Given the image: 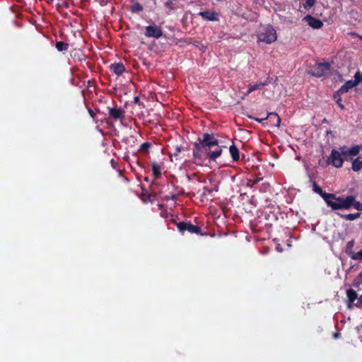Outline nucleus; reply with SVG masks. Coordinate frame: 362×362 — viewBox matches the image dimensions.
Returning <instances> with one entry per match:
<instances>
[{"label":"nucleus","instance_id":"obj_22","mask_svg":"<svg viewBox=\"0 0 362 362\" xmlns=\"http://www.w3.org/2000/svg\"><path fill=\"white\" fill-rule=\"evenodd\" d=\"M338 215L346 220V221H354L356 219H357L358 218L360 217L361 216V214L360 213H355V214H338Z\"/></svg>","mask_w":362,"mask_h":362},{"label":"nucleus","instance_id":"obj_37","mask_svg":"<svg viewBox=\"0 0 362 362\" xmlns=\"http://www.w3.org/2000/svg\"><path fill=\"white\" fill-rule=\"evenodd\" d=\"M177 199V194H171V196H170V197H168H168H166V198H165V199H166V200H169V199L176 200Z\"/></svg>","mask_w":362,"mask_h":362},{"label":"nucleus","instance_id":"obj_1","mask_svg":"<svg viewBox=\"0 0 362 362\" xmlns=\"http://www.w3.org/2000/svg\"><path fill=\"white\" fill-rule=\"evenodd\" d=\"M334 198H329L326 202L327 205L332 210L340 209H349L352 204V195H349L346 197H337L336 194H332Z\"/></svg>","mask_w":362,"mask_h":362},{"label":"nucleus","instance_id":"obj_34","mask_svg":"<svg viewBox=\"0 0 362 362\" xmlns=\"http://www.w3.org/2000/svg\"><path fill=\"white\" fill-rule=\"evenodd\" d=\"M193 45L197 47H199L203 52H204L206 49V47L203 44H202L201 42H199V41H194L193 42Z\"/></svg>","mask_w":362,"mask_h":362},{"label":"nucleus","instance_id":"obj_23","mask_svg":"<svg viewBox=\"0 0 362 362\" xmlns=\"http://www.w3.org/2000/svg\"><path fill=\"white\" fill-rule=\"evenodd\" d=\"M152 172L155 178H158L161 175L160 167L155 162L152 163Z\"/></svg>","mask_w":362,"mask_h":362},{"label":"nucleus","instance_id":"obj_25","mask_svg":"<svg viewBox=\"0 0 362 362\" xmlns=\"http://www.w3.org/2000/svg\"><path fill=\"white\" fill-rule=\"evenodd\" d=\"M213 189L209 187L204 186L203 187V192L201 194L202 199H207L208 195L212 196Z\"/></svg>","mask_w":362,"mask_h":362},{"label":"nucleus","instance_id":"obj_15","mask_svg":"<svg viewBox=\"0 0 362 362\" xmlns=\"http://www.w3.org/2000/svg\"><path fill=\"white\" fill-rule=\"evenodd\" d=\"M304 20L308 23V24L312 27L314 29H320L322 27L323 23L322 22L316 18L313 17L310 15H308L304 18Z\"/></svg>","mask_w":362,"mask_h":362},{"label":"nucleus","instance_id":"obj_32","mask_svg":"<svg viewBox=\"0 0 362 362\" xmlns=\"http://www.w3.org/2000/svg\"><path fill=\"white\" fill-rule=\"evenodd\" d=\"M262 180V178H259V179H256L255 180H248L247 181V183H246V186L252 188L253 185H255V183L259 182L260 180Z\"/></svg>","mask_w":362,"mask_h":362},{"label":"nucleus","instance_id":"obj_12","mask_svg":"<svg viewBox=\"0 0 362 362\" xmlns=\"http://www.w3.org/2000/svg\"><path fill=\"white\" fill-rule=\"evenodd\" d=\"M247 116L248 118L254 119V120L258 122L259 123H262L263 121L267 119L268 118L272 119L274 117L276 120V123L274 124V126L277 127H280V124H281V121L280 117L276 112H269L267 115V116L265 117H263V118L255 117L250 115H247Z\"/></svg>","mask_w":362,"mask_h":362},{"label":"nucleus","instance_id":"obj_10","mask_svg":"<svg viewBox=\"0 0 362 362\" xmlns=\"http://www.w3.org/2000/svg\"><path fill=\"white\" fill-rule=\"evenodd\" d=\"M163 35V30L160 26L148 25L145 28V36L147 37L159 38Z\"/></svg>","mask_w":362,"mask_h":362},{"label":"nucleus","instance_id":"obj_31","mask_svg":"<svg viewBox=\"0 0 362 362\" xmlns=\"http://www.w3.org/2000/svg\"><path fill=\"white\" fill-rule=\"evenodd\" d=\"M151 146V144L149 142H144L140 146V150L144 152H148L149 148Z\"/></svg>","mask_w":362,"mask_h":362},{"label":"nucleus","instance_id":"obj_14","mask_svg":"<svg viewBox=\"0 0 362 362\" xmlns=\"http://www.w3.org/2000/svg\"><path fill=\"white\" fill-rule=\"evenodd\" d=\"M312 185L313 191L317 193L325 202L328 199L334 197L332 194L327 193L326 192L323 191L322 189L315 182H313Z\"/></svg>","mask_w":362,"mask_h":362},{"label":"nucleus","instance_id":"obj_16","mask_svg":"<svg viewBox=\"0 0 362 362\" xmlns=\"http://www.w3.org/2000/svg\"><path fill=\"white\" fill-rule=\"evenodd\" d=\"M199 15L200 16H202V18L206 21H218V13H216L215 11L206 10V11L200 12L199 13Z\"/></svg>","mask_w":362,"mask_h":362},{"label":"nucleus","instance_id":"obj_36","mask_svg":"<svg viewBox=\"0 0 362 362\" xmlns=\"http://www.w3.org/2000/svg\"><path fill=\"white\" fill-rule=\"evenodd\" d=\"M165 6L167 7V8H169L170 10H172L173 8V3L171 0H168L165 3Z\"/></svg>","mask_w":362,"mask_h":362},{"label":"nucleus","instance_id":"obj_27","mask_svg":"<svg viewBox=\"0 0 362 362\" xmlns=\"http://www.w3.org/2000/svg\"><path fill=\"white\" fill-rule=\"evenodd\" d=\"M352 204L351 206H353L355 209L362 211V202H359L356 200V198L354 196L352 195Z\"/></svg>","mask_w":362,"mask_h":362},{"label":"nucleus","instance_id":"obj_35","mask_svg":"<svg viewBox=\"0 0 362 362\" xmlns=\"http://www.w3.org/2000/svg\"><path fill=\"white\" fill-rule=\"evenodd\" d=\"M354 305L358 308L362 307V295L357 298V302L354 303Z\"/></svg>","mask_w":362,"mask_h":362},{"label":"nucleus","instance_id":"obj_17","mask_svg":"<svg viewBox=\"0 0 362 362\" xmlns=\"http://www.w3.org/2000/svg\"><path fill=\"white\" fill-rule=\"evenodd\" d=\"M110 70L117 76H121L125 71V66L122 62L111 64Z\"/></svg>","mask_w":362,"mask_h":362},{"label":"nucleus","instance_id":"obj_43","mask_svg":"<svg viewBox=\"0 0 362 362\" xmlns=\"http://www.w3.org/2000/svg\"><path fill=\"white\" fill-rule=\"evenodd\" d=\"M339 100H340V99L337 100V103L339 105V106H340V107H341V108H344V105H341V104H339Z\"/></svg>","mask_w":362,"mask_h":362},{"label":"nucleus","instance_id":"obj_13","mask_svg":"<svg viewBox=\"0 0 362 362\" xmlns=\"http://www.w3.org/2000/svg\"><path fill=\"white\" fill-rule=\"evenodd\" d=\"M108 113L110 116L115 120L121 119L122 120L125 115L124 111L117 107H107Z\"/></svg>","mask_w":362,"mask_h":362},{"label":"nucleus","instance_id":"obj_24","mask_svg":"<svg viewBox=\"0 0 362 362\" xmlns=\"http://www.w3.org/2000/svg\"><path fill=\"white\" fill-rule=\"evenodd\" d=\"M55 46H56V48L57 49V50L59 52L66 51L69 48L68 43H65V42H61V41L57 42Z\"/></svg>","mask_w":362,"mask_h":362},{"label":"nucleus","instance_id":"obj_29","mask_svg":"<svg viewBox=\"0 0 362 362\" xmlns=\"http://www.w3.org/2000/svg\"><path fill=\"white\" fill-rule=\"evenodd\" d=\"M350 257L354 260H362V249L358 252L350 254Z\"/></svg>","mask_w":362,"mask_h":362},{"label":"nucleus","instance_id":"obj_42","mask_svg":"<svg viewBox=\"0 0 362 362\" xmlns=\"http://www.w3.org/2000/svg\"><path fill=\"white\" fill-rule=\"evenodd\" d=\"M339 335H340V334H339V333L336 332V333H334V337L335 339H337V338H338V337H339Z\"/></svg>","mask_w":362,"mask_h":362},{"label":"nucleus","instance_id":"obj_5","mask_svg":"<svg viewBox=\"0 0 362 362\" xmlns=\"http://www.w3.org/2000/svg\"><path fill=\"white\" fill-rule=\"evenodd\" d=\"M194 146L199 149L202 148L211 149L213 146H219L218 140L214 138L213 134L209 133H204L202 138H198L197 142L194 143Z\"/></svg>","mask_w":362,"mask_h":362},{"label":"nucleus","instance_id":"obj_30","mask_svg":"<svg viewBox=\"0 0 362 362\" xmlns=\"http://www.w3.org/2000/svg\"><path fill=\"white\" fill-rule=\"evenodd\" d=\"M316 3V0H306L303 5L305 9H309L312 8Z\"/></svg>","mask_w":362,"mask_h":362},{"label":"nucleus","instance_id":"obj_46","mask_svg":"<svg viewBox=\"0 0 362 362\" xmlns=\"http://www.w3.org/2000/svg\"><path fill=\"white\" fill-rule=\"evenodd\" d=\"M215 190L218 191V187H215Z\"/></svg>","mask_w":362,"mask_h":362},{"label":"nucleus","instance_id":"obj_48","mask_svg":"<svg viewBox=\"0 0 362 362\" xmlns=\"http://www.w3.org/2000/svg\"><path fill=\"white\" fill-rule=\"evenodd\" d=\"M361 39H362V37H361Z\"/></svg>","mask_w":362,"mask_h":362},{"label":"nucleus","instance_id":"obj_44","mask_svg":"<svg viewBox=\"0 0 362 362\" xmlns=\"http://www.w3.org/2000/svg\"><path fill=\"white\" fill-rule=\"evenodd\" d=\"M144 180H145L146 182H148V181H149V179H148V177H146L144 178Z\"/></svg>","mask_w":362,"mask_h":362},{"label":"nucleus","instance_id":"obj_26","mask_svg":"<svg viewBox=\"0 0 362 362\" xmlns=\"http://www.w3.org/2000/svg\"><path fill=\"white\" fill-rule=\"evenodd\" d=\"M354 246V240H351L346 243V253L350 257V254H353V247Z\"/></svg>","mask_w":362,"mask_h":362},{"label":"nucleus","instance_id":"obj_3","mask_svg":"<svg viewBox=\"0 0 362 362\" xmlns=\"http://www.w3.org/2000/svg\"><path fill=\"white\" fill-rule=\"evenodd\" d=\"M171 219L170 221L177 226V228L180 233H184L185 231H187L190 233H195L197 235L202 234V229L200 227L197 226H194L190 222H185L180 221L177 222L176 219L173 218V215H170Z\"/></svg>","mask_w":362,"mask_h":362},{"label":"nucleus","instance_id":"obj_6","mask_svg":"<svg viewBox=\"0 0 362 362\" xmlns=\"http://www.w3.org/2000/svg\"><path fill=\"white\" fill-rule=\"evenodd\" d=\"M331 69V65L328 62H320L313 66L308 71V74L317 78L327 76Z\"/></svg>","mask_w":362,"mask_h":362},{"label":"nucleus","instance_id":"obj_21","mask_svg":"<svg viewBox=\"0 0 362 362\" xmlns=\"http://www.w3.org/2000/svg\"><path fill=\"white\" fill-rule=\"evenodd\" d=\"M362 168V158L358 157L352 162V170L355 172L359 171Z\"/></svg>","mask_w":362,"mask_h":362},{"label":"nucleus","instance_id":"obj_40","mask_svg":"<svg viewBox=\"0 0 362 362\" xmlns=\"http://www.w3.org/2000/svg\"><path fill=\"white\" fill-rule=\"evenodd\" d=\"M88 112H89V115H90V117H91L92 118H94V117H95V113H94V112H93L91 109H89V110H88Z\"/></svg>","mask_w":362,"mask_h":362},{"label":"nucleus","instance_id":"obj_2","mask_svg":"<svg viewBox=\"0 0 362 362\" xmlns=\"http://www.w3.org/2000/svg\"><path fill=\"white\" fill-rule=\"evenodd\" d=\"M203 153H205L210 160H216V159L221 155L222 148L221 146L216 147L214 150L208 149L207 148L199 149L197 147H195V150H194L192 153L195 163H197V160H202V154Z\"/></svg>","mask_w":362,"mask_h":362},{"label":"nucleus","instance_id":"obj_11","mask_svg":"<svg viewBox=\"0 0 362 362\" xmlns=\"http://www.w3.org/2000/svg\"><path fill=\"white\" fill-rule=\"evenodd\" d=\"M360 83V80L354 75V80L347 81L341 87L337 90V93L339 95L347 93L350 89L355 87Z\"/></svg>","mask_w":362,"mask_h":362},{"label":"nucleus","instance_id":"obj_7","mask_svg":"<svg viewBox=\"0 0 362 362\" xmlns=\"http://www.w3.org/2000/svg\"><path fill=\"white\" fill-rule=\"evenodd\" d=\"M277 35L274 28L271 26H267L259 35L258 39L261 42L270 44L276 40Z\"/></svg>","mask_w":362,"mask_h":362},{"label":"nucleus","instance_id":"obj_9","mask_svg":"<svg viewBox=\"0 0 362 362\" xmlns=\"http://www.w3.org/2000/svg\"><path fill=\"white\" fill-rule=\"evenodd\" d=\"M362 148L361 146L358 145H355L350 148H348L346 146H341L339 150L341 152V154L344 157V159L346 160H351V158H349V156H356L359 153L360 150Z\"/></svg>","mask_w":362,"mask_h":362},{"label":"nucleus","instance_id":"obj_20","mask_svg":"<svg viewBox=\"0 0 362 362\" xmlns=\"http://www.w3.org/2000/svg\"><path fill=\"white\" fill-rule=\"evenodd\" d=\"M229 151L233 161H238L240 158V153L238 148L234 144H233L230 146Z\"/></svg>","mask_w":362,"mask_h":362},{"label":"nucleus","instance_id":"obj_41","mask_svg":"<svg viewBox=\"0 0 362 362\" xmlns=\"http://www.w3.org/2000/svg\"><path fill=\"white\" fill-rule=\"evenodd\" d=\"M269 119H270L271 122H274V125L276 123V119L274 117L272 119L269 118Z\"/></svg>","mask_w":362,"mask_h":362},{"label":"nucleus","instance_id":"obj_28","mask_svg":"<svg viewBox=\"0 0 362 362\" xmlns=\"http://www.w3.org/2000/svg\"><path fill=\"white\" fill-rule=\"evenodd\" d=\"M143 10V6L138 2L134 3L131 7V11L132 13H139Z\"/></svg>","mask_w":362,"mask_h":362},{"label":"nucleus","instance_id":"obj_33","mask_svg":"<svg viewBox=\"0 0 362 362\" xmlns=\"http://www.w3.org/2000/svg\"><path fill=\"white\" fill-rule=\"evenodd\" d=\"M174 151H173V156H177L179 153L182 151V148L179 146H175L173 147Z\"/></svg>","mask_w":362,"mask_h":362},{"label":"nucleus","instance_id":"obj_4","mask_svg":"<svg viewBox=\"0 0 362 362\" xmlns=\"http://www.w3.org/2000/svg\"><path fill=\"white\" fill-rule=\"evenodd\" d=\"M194 146L199 149L202 148L211 149L213 146H219L218 140L214 138L213 134L209 133H204L202 138H198L197 142L194 143Z\"/></svg>","mask_w":362,"mask_h":362},{"label":"nucleus","instance_id":"obj_38","mask_svg":"<svg viewBox=\"0 0 362 362\" xmlns=\"http://www.w3.org/2000/svg\"><path fill=\"white\" fill-rule=\"evenodd\" d=\"M356 76L360 80V82H362V73L361 74L359 71H357L355 74Z\"/></svg>","mask_w":362,"mask_h":362},{"label":"nucleus","instance_id":"obj_18","mask_svg":"<svg viewBox=\"0 0 362 362\" xmlns=\"http://www.w3.org/2000/svg\"><path fill=\"white\" fill-rule=\"evenodd\" d=\"M346 296L348 298V308H351L354 305V302L357 300V293L352 288H349L346 291Z\"/></svg>","mask_w":362,"mask_h":362},{"label":"nucleus","instance_id":"obj_45","mask_svg":"<svg viewBox=\"0 0 362 362\" xmlns=\"http://www.w3.org/2000/svg\"><path fill=\"white\" fill-rule=\"evenodd\" d=\"M134 100H135V102H137V101H139V98H138V97H136V98H134Z\"/></svg>","mask_w":362,"mask_h":362},{"label":"nucleus","instance_id":"obj_19","mask_svg":"<svg viewBox=\"0 0 362 362\" xmlns=\"http://www.w3.org/2000/svg\"><path fill=\"white\" fill-rule=\"evenodd\" d=\"M269 82L267 79L264 82H260L257 83L254 85H249L247 91L245 93V96H247L249 94H250L252 92L260 89L262 87L268 85Z\"/></svg>","mask_w":362,"mask_h":362},{"label":"nucleus","instance_id":"obj_39","mask_svg":"<svg viewBox=\"0 0 362 362\" xmlns=\"http://www.w3.org/2000/svg\"><path fill=\"white\" fill-rule=\"evenodd\" d=\"M358 284H361L362 283V272L359 273L358 276Z\"/></svg>","mask_w":362,"mask_h":362},{"label":"nucleus","instance_id":"obj_47","mask_svg":"<svg viewBox=\"0 0 362 362\" xmlns=\"http://www.w3.org/2000/svg\"><path fill=\"white\" fill-rule=\"evenodd\" d=\"M361 327H362V324H361Z\"/></svg>","mask_w":362,"mask_h":362},{"label":"nucleus","instance_id":"obj_8","mask_svg":"<svg viewBox=\"0 0 362 362\" xmlns=\"http://www.w3.org/2000/svg\"><path fill=\"white\" fill-rule=\"evenodd\" d=\"M343 155L341 152L337 151L336 149H332L331 151V154L328 158L327 162L329 164L332 165L336 168H341L344 163V159L342 158Z\"/></svg>","mask_w":362,"mask_h":362}]
</instances>
